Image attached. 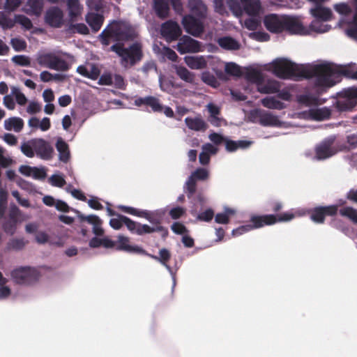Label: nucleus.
<instances>
[{"instance_id": "b1692460", "label": "nucleus", "mask_w": 357, "mask_h": 357, "mask_svg": "<svg viewBox=\"0 0 357 357\" xmlns=\"http://www.w3.org/2000/svg\"><path fill=\"white\" fill-rule=\"evenodd\" d=\"M185 123L187 127L194 131H204L207 129L208 125L205 121L199 116L191 117L188 116L185 119Z\"/></svg>"}, {"instance_id": "a19ab883", "label": "nucleus", "mask_w": 357, "mask_h": 357, "mask_svg": "<svg viewBox=\"0 0 357 357\" xmlns=\"http://www.w3.org/2000/svg\"><path fill=\"white\" fill-rule=\"evenodd\" d=\"M27 4L29 7L30 12L38 17L41 15L43 8V2L42 0H28Z\"/></svg>"}, {"instance_id": "e433bc0d", "label": "nucleus", "mask_w": 357, "mask_h": 357, "mask_svg": "<svg viewBox=\"0 0 357 357\" xmlns=\"http://www.w3.org/2000/svg\"><path fill=\"white\" fill-rule=\"evenodd\" d=\"M27 243L24 238H12L7 243L6 250L7 251H20L22 250Z\"/></svg>"}, {"instance_id": "423d86ee", "label": "nucleus", "mask_w": 357, "mask_h": 357, "mask_svg": "<svg viewBox=\"0 0 357 357\" xmlns=\"http://www.w3.org/2000/svg\"><path fill=\"white\" fill-rule=\"evenodd\" d=\"M208 177V171L206 169L202 167L197 168L190 174L183 186V192L186 195L189 199L192 197L197 191V181H204L207 180Z\"/></svg>"}, {"instance_id": "7c9ffc66", "label": "nucleus", "mask_w": 357, "mask_h": 357, "mask_svg": "<svg viewBox=\"0 0 357 357\" xmlns=\"http://www.w3.org/2000/svg\"><path fill=\"white\" fill-rule=\"evenodd\" d=\"M3 126L6 130L20 132L23 129L24 121L20 117H10L4 121Z\"/></svg>"}, {"instance_id": "473e14b6", "label": "nucleus", "mask_w": 357, "mask_h": 357, "mask_svg": "<svg viewBox=\"0 0 357 357\" xmlns=\"http://www.w3.org/2000/svg\"><path fill=\"white\" fill-rule=\"evenodd\" d=\"M261 104L264 107L271 109L281 110L286 107L285 103L273 96H266L264 98L261 99Z\"/></svg>"}, {"instance_id": "3c124183", "label": "nucleus", "mask_w": 357, "mask_h": 357, "mask_svg": "<svg viewBox=\"0 0 357 357\" xmlns=\"http://www.w3.org/2000/svg\"><path fill=\"white\" fill-rule=\"evenodd\" d=\"M31 177L35 180H44L47 177V168L44 166H33Z\"/></svg>"}, {"instance_id": "72a5a7b5", "label": "nucleus", "mask_w": 357, "mask_h": 357, "mask_svg": "<svg viewBox=\"0 0 357 357\" xmlns=\"http://www.w3.org/2000/svg\"><path fill=\"white\" fill-rule=\"evenodd\" d=\"M175 72L178 77L188 83H193L195 81V74L189 71L185 67L182 66H176Z\"/></svg>"}, {"instance_id": "dca6fc26", "label": "nucleus", "mask_w": 357, "mask_h": 357, "mask_svg": "<svg viewBox=\"0 0 357 357\" xmlns=\"http://www.w3.org/2000/svg\"><path fill=\"white\" fill-rule=\"evenodd\" d=\"M200 47V43L198 40L185 35L180 38L176 45V50L181 54H184L188 52H197Z\"/></svg>"}, {"instance_id": "680f3d73", "label": "nucleus", "mask_w": 357, "mask_h": 357, "mask_svg": "<svg viewBox=\"0 0 357 357\" xmlns=\"http://www.w3.org/2000/svg\"><path fill=\"white\" fill-rule=\"evenodd\" d=\"M116 216L117 218H113L110 219L109 225L114 229L119 230L121 228L123 225H125V221L123 220V217L126 216L121 214H117Z\"/></svg>"}, {"instance_id": "2f4dec72", "label": "nucleus", "mask_w": 357, "mask_h": 357, "mask_svg": "<svg viewBox=\"0 0 357 357\" xmlns=\"http://www.w3.org/2000/svg\"><path fill=\"white\" fill-rule=\"evenodd\" d=\"M310 114L312 119L317 121H324L328 119L331 115V111L326 107L311 108Z\"/></svg>"}, {"instance_id": "9d476101", "label": "nucleus", "mask_w": 357, "mask_h": 357, "mask_svg": "<svg viewBox=\"0 0 357 357\" xmlns=\"http://www.w3.org/2000/svg\"><path fill=\"white\" fill-rule=\"evenodd\" d=\"M203 18L192 16V15H186L182 18V25L185 31L195 37H199L204 31Z\"/></svg>"}, {"instance_id": "9b49d317", "label": "nucleus", "mask_w": 357, "mask_h": 357, "mask_svg": "<svg viewBox=\"0 0 357 357\" xmlns=\"http://www.w3.org/2000/svg\"><path fill=\"white\" fill-rule=\"evenodd\" d=\"M160 34L169 43L179 38L182 34V29L178 22L169 20L162 24Z\"/></svg>"}, {"instance_id": "5fc2aeb1", "label": "nucleus", "mask_w": 357, "mask_h": 357, "mask_svg": "<svg viewBox=\"0 0 357 357\" xmlns=\"http://www.w3.org/2000/svg\"><path fill=\"white\" fill-rule=\"evenodd\" d=\"M333 8L337 13L344 16H347L352 12L351 7L344 2L335 4Z\"/></svg>"}, {"instance_id": "412c9836", "label": "nucleus", "mask_w": 357, "mask_h": 357, "mask_svg": "<svg viewBox=\"0 0 357 357\" xmlns=\"http://www.w3.org/2000/svg\"><path fill=\"white\" fill-rule=\"evenodd\" d=\"M55 147L59 153V161L67 163L70 159V151L68 143L61 137L56 139Z\"/></svg>"}, {"instance_id": "bf43d9fd", "label": "nucleus", "mask_w": 357, "mask_h": 357, "mask_svg": "<svg viewBox=\"0 0 357 357\" xmlns=\"http://www.w3.org/2000/svg\"><path fill=\"white\" fill-rule=\"evenodd\" d=\"M214 216V211L212 208H209L203 212L197 214V219L200 221L209 222L212 220Z\"/></svg>"}, {"instance_id": "c85d7f7f", "label": "nucleus", "mask_w": 357, "mask_h": 357, "mask_svg": "<svg viewBox=\"0 0 357 357\" xmlns=\"http://www.w3.org/2000/svg\"><path fill=\"white\" fill-rule=\"evenodd\" d=\"M243 3V13L249 16L257 17L261 10V3L259 0H248Z\"/></svg>"}, {"instance_id": "7ed1b4c3", "label": "nucleus", "mask_w": 357, "mask_h": 357, "mask_svg": "<svg viewBox=\"0 0 357 357\" xmlns=\"http://www.w3.org/2000/svg\"><path fill=\"white\" fill-rule=\"evenodd\" d=\"M20 151L28 158L36 155L43 160H51L54 152L53 146L43 138H33L24 142L20 146Z\"/></svg>"}, {"instance_id": "49530a36", "label": "nucleus", "mask_w": 357, "mask_h": 357, "mask_svg": "<svg viewBox=\"0 0 357 357\" xmlns=\"http://www.w3.org/2000/svg\"><path fill=\"white\" fill-rule=\"evenodd\" d=\"M339 212L342 216L347 217L357 224V209L351 206H347L341 208Z\"/></svg>"}, {"instance_id": "f704fd0d", "label": "nucleus", "mask_w": 357, "mask_h": 357, "mask_svg": "<svg viewBox=\"0 0 357 357\" xmlns=\"http://www.w3.org/2000/svg\"><path fill=\"white\" fill-rule=\"evenodd\" d=\"M354 13L351 26L345 30L347 36L357 41V0H354Z\"/></svg>"}, {"instance_id": "09e8293b", "label": "nucleus", "mask_w": 357, "mask_h": 357, "mask_svg": "<svg viewBox=\"0 0 357 357\" xmlns=\"http://www.w3.org/2000/svg\"><path fill=\"white\" fill-rule=\"evenodd\" d=\"M73 213H75L77 215V217L79 220L80 222L86 221L91 225H93L96 222L98 218H100L98 215L94 214L85 215L77 209H73Z\"/></svg>"}, {"instance_id": "a878e982", "label": "nucleus", "mask_w": 357, "mask_h": 357, "mask_svg": "<svg viewBox=\"0 0 357 357\" xmlns=\"http://www.w3.org/2000/svg\"><path fill=\"white\" fill-rule=\"evenodd\" d=\"M153 9L156 15L164 19L168 17L169 13V0H153Z\"/></svg>"}, {"instance_id": "4be33fe9", "label": "nucleus", "mask_w": 357, "mask_h": 357, "mask_svg": "<svg viewBox=\"0 0 357 357\" xmlns=\"http://www.w3.org/2000/svg\"><path fill=\"white\" fill-rule=\"evenodd\" d=\"M66 6L68 13V20L70 22H74L78 20L82 14V6L79 0H67Z\"/></svg>"}, {"instance_id": "8fccbe9b", "label": "nucleus", "mask_w": 357, "mask_h": 357, "mask_svg": "<svg viewBox=\"0 0 357 357\" xmlns=\"http://www.w3.org/2000/svg\"><path fill=\"white\" fill-rule=\"evenodd\" d=\"M11 61L16 65L23 67H27L31 66L30 58L24 54L15 55L12 57Z\"/></svg>"}, {"instance_id": "393cba45", "label": "nucleus", "mask_w": 357, "mask_h": 357, "mask_svg": "<svg viewBox=\"0 0 357 357\" xmlns=\"http://www.w3.org/2000/svg\"><path fill=\"white\" fill-rule=\"evenodd\" d=\"M85 20L92 29V31L96 33L100 29L104 19L102 15L89 13L85 16Z\"/></svg>"}, {"instance_id": "5701e85b", "label": "nucleus", "mask_w": 357, "mask_h": 357, "mask_svg": "<svg viewBox=\"0 0 357 357\" xmlns=\"http://www.w3.org/2000/svg\"><path fill=\"white\" fill-rule=\"evenodd\" d=\"M252 144V142L250 140H232L228 137L225 142V149L229 153L234 152L238 149H246L249 148Z\"/></svg>"}, {"instance_id": "69168bd1", "label": "nucleus", "mask_w": 357, "mask_h": 357, "mask_svg": "<svg viewBox=\"0 0 357 357\" xmlns=\"http://www.w3.org/2000/svg\"><path fill=\"white\" fill-rule=\"evenodd\" d=\"M149 107L153 112H162L163 109V105L160 103V100L155 96L151 97Z\"/></svg>"}, {"instance_id": "20e7f679", "label": "nucleus", "mask_w": 357, "mask_h": 357, "mask_svg": "<svg viewBox=\"0 0 357 357\" xmlns=\"http://www.w3.org/2000/svg\"><path fill=\"white\" fill-rule=\"evenodd\" d=\"M337 95L333 106L338 112L351 110L357 104V86L344 89Z\"/></svg>"}, {"instance_id": "c9c22d12", "label": "nucleus", "mask_w": 357, "mask_h": 357, "mask_svg": "<svg viewBox=\"0 0 357 357\" xmlns=\"http://www.w3.org/2000/svg\"><path fill=\"white\" fill-rule=\"evenodd\" d=\"M326 21L313 20L309 25L311 31L317 33H324L329 31L331 29V25L325 24Z\"/></svg>"}, {"instance_id": "6e6d98bb", "label": "nucleus", "mask_w": 357, "mask_h": 357, "mask_svg": "<svg viewBox=\"0 0 357 357\" xmlns=\"http://www.w3.org/2000/svg\"><path fill=\"white\" fill-rule=\"evenodd\" d=\"M332 227L340 231L345 235H347L349 232V228L345 225V223L340 219H334L331 222Z\"/></svg>"}, {"instance_id": "f8f14e48", "label": "nucleus", "mask_w": 357, "mask_h": 357, "mask_svg": "<svg viewBox=\"0 0 357 357\" xmlns=\"http://www.w3.org/2000/svg\"><path fill=\"white\" fill-rule=\"evenodd\" d=\"M313 3V6L310 8V13L314 17V20H320L322 21H330L333 16V12L331 8L322 5L327 0H308Z\"/></svg>"}, {"instance_id": "ea45409f", "label": "nucleus", "mask_w": 357, "mask_h": 357, "mask_svg": "<svg viewBox=\"0 0 357 357\" xmlns=\"http://www.w3.org/2000/svg\"><path fill=\"white\" fill-rule=\"evenodd\" d=\"M227 5L231 12L236 17H241L243 14V3L238 0H227Z\"/></svg>"}, {"instance_id": "0eeeda50", "label": "nucleus", "mask_w": 357, "mask_h": 357, "mask_svg": "<svg viewBox=\"0 0 357 357\" xmlns=\"http://www.w3.org/2000/svg\"><path fill=\"white\" fill-rule=\"evenodd\" d=\"M248 119L250 122H258L263 126H279L280 125V121L278 116L268 111L259 108L250 110L248 114Z\"/></svg>"}, {"instance_id": "58836bf2", "label": "nucleus", "mask_w": 357, "mask_h": 357, "mask_svg": "<svg viewBox=\"0 0 357 357\" xmlns=\"http://www.w3.org/2000/svg\"><path fill=\"white\" fill-rule=\"evenodd\" d=\"M246 79L252 82L257 84V88L258 87L260 82L264 80V76L261 71L257 69H252L249 70L245 75Z\"/></svg>"}, {"instance_id": "a18cd8bd", "label": "nucleus", "mask_w": 357, "mask_h": 357, "mask_svg": "<svg viewBox=\"0 0 357 357\" xmlns=\"http://www.w3.org/2000/svg\"><path fill=\"white\" fill-rule=\"evenodd\" d=\"M15 24H20L24 29L30 30L33 27L31 20L24 15L17 14L14 16Z\"/></svg>"}, {"instance_id": "e2e57ef3", "label": "nucleus", "mask_w": 357, "mask_h": 357, "mask_svg": "<svg viewBox=\"0 0 357 357\" xmlns=\"http://www.w3.org/2000/svg\"><path fill=\"white\" fill-rule=\"evenodd\" d=\"M227 137V136L215 132H212L208 135V139L215 145H220L221 144H225Z\"/></svg>"}, {"instance_id": "6e6552de", "label": "nucleus", "mask_w": 357, "mask_h": 357, "mask_svg": "<svg viewBox=\"0 0 357 357\" xmlns=\"http://www.w3.org/2000/svg\"><path fill=\"white\" fill-rule=\"evenodd\" d=\"M336 137L330 135L324 138L318 144L314 149L316 160H324L328 159L337 153L336 149L333 146Z\"/></svg>"}, {"instance_id": "774afa93", "label": "nucleus", "mask_w": 357, "mask_h": 357, "mask_svg": "<svg viewBox=\"0 0 357 357\" xmlns=\"http://www.w3.org/2000/svg\"><path fill=\"white\" fill-rule=\"evenodd\" d=\"M245 26L250 31L255 30L259 25V21L257 17L249 16L248 19L245 20Z\"/></svg>"}, {"instance_id": "ddd939ff", "label": "nucleus", "mask_w": 357, "mask_h": 357, "mask_svg": "<svg viewBox=\"0 0 357 357\" xmlns=\"http://www.w3.org/2000/svg\"><path fill=\"white\" fill-rule=\"evenodd\" d=\"M63 10L58 6H51L45 12V22L51 27L61 28L64 23Z\"/></svg>"}, {"instance_id": "f3484780", "label": "nucleus", "mask_w": 357, "mask_h": 357, "mask_svg": "<svg viewBox=\"0 0 357 357\" xmlns=\"http://www.w3.org/2000/svg\"><path fill=\"white\" fill-rule=\"evenodd\" d=\"M252 224L250 225L252 229H259L265 225H271L277 222V216L275 214H268L263 215H252L250 218Z\"/></svg>"}, {"instance_id": "f257e3e1", "label": "nucleus", "mask_w": 357, "mask_h": 357, "mask_svg": "<svg viewBox=\"0 0 357 357\" xmlns=\"http://www.w3.org/2000/svg\"><path fill=\"white\" fill-rule=\"evenodd\" d=\"M355 65L353 63H349L344 66L339 73L333 68L331 63L326 61L314 64L310 69H305L303 66L286 58H276L266 64V68L282 79L294 81L310 79L315 92L317 95H320L339 82L341 75L357 79V68H354Z\"/></svg>"}, {"instance_id": "37998d69", "label": "nucleus", "mask_w": 357, "mask_h": 357, "mask_svg": "<svg viewBox=\"0 0 357 357\" xmlns=\"http://www.w3.org/2000/svg\"><path fill=\"white\" fill-rule=\"evenodd\" d=\"M298 101L306 105H317L319 103V97L310 93H306L299 96Z\"/></svg>"}, {"instance_id": "39448f33", "label": "nucleus", "mask_w": 357, "mask_h": 357, "mask_svg": "<svg viewBox=\"0 0 357 357\" xmlns=\"http://www.w3.org/2000/svg\"><path fill=\"white\" fill-rule=\"evenodd\" d=\"M10 279L17 284L29 286L38 281V271L29 266H18L13 268L10 273Z\"/></svg>"}, {"instance_id": "a211bd4d", "label": "nucleus", "mask_w": 357, "mask_h": 357, "mask_svg": "<svg viewBox=\"0 0 357 357\" xmlns=\"http://www.w3.org/2000/svg\"><path fill=\"white\" fill-rule=\"evenodd\" d=\"M129 238L123 235H119L118 243L116 249L129 253H138L142 255H148L146 251L138 245H132L128 244Z\"/></svg>"}, {"instance_id": "cd10ccee", "label": "nucleus", "mask_w": 357, "mask_h": 357, "mask_svg": "<svg viewBox=\"0 0 357 357\" xmlns=\"http://www.w3.org/2000/svg\"><path fill=\"white\" fill-rule=\"evenodd\" d=\"M184 61L191 69H202L207 65L204 56H185Z\"/></svg>"}, {"instance_id": "052dcab7", "label": "nucleus", "mask_w": 357, "mask_h": 357, "mask_svg": "<svg viewBox=\"0 0 357 357\" xmlns=\"http://www.w3.org/2000/svg\"><path fill=\"white\" fill-rule=\"evenodd\" d=\"M15 25L14 20L8 17L4 13L0 12V26L3 29H12Z\"/></svg>"}, {"instance_id": "603ef678", "label": "nucleus", "mask_w": 357, "mask_h": 357, "mask_svg": "<svg viewBox=\"0 0 357 357\" xmlns=\"http://www.w3.org/2000/svg\"><path fill=\"white\" fill-rule=\"evenodd\" d=\"M202 80L203 82L212 87H217L218 85V82L215 77L208 71L202 73Z\"/></svg>"}, {"instance_id": "13d9d810", "label": "nucleus", "mask_w": 357, "mask_h": 357, "mask_svg": "<svg viewBox=\"0 0 357 357\" xmlns=\"http://www.w3.org/2000/svg\"><path fill=\"white\" fill-rule=\"evenodd\" d=\"M123 220L125 221V225L128 228V229L132 234H137V230L140 227V223L135 222L130 219L128 217H123Z\"/></svg>"}, {"instance_id": "4468645a", "label": "nucleus", "mask_w": 357, "mask_h": 357, "mask_svg": "<svg viewBox=\"0 0 357 357\" xmlns=\"http://www.w3.org/2000/svg\"><path fill=\"white\" fill-rule=\"evenodd\" d=\"M337 212V205L319 206L312 209L310 219L315 223L324 222L326 215H334Z\"/></svg>"}, {"instance_id": "c756f323", "label": "nucleus", "mask_w": 357, "mask_h": 357, "mask_svg": "<svg viewBox=\"0 0 357 357\" xmlns=\"http://www.w3.org/2000/svg\"><path fill=\"white\" fill-rule=\"evenodd\" d=\"M280 88L278 82L272 79H265L260 82L257 87V91L261 93H275Z\"/></svg>"}, {"instance_id": "aec40b11", "label": "nucleus", "mask_w": 357, "mask_h": 357, "mask_svg": "<svg viewBox=\"0 0 357 357\" xmlns=\"http://www.w3.org/2000/svg\"><path fill=\"white\" fill-rule=\"evenodd\" d=\"M284 30L291 34L305 35L307 33L303 25L296 19L285 15Z\"/></svg>"}, {"instance_id": "79ce46f5", "label": "nucleus", "mask_w": 357, "mask_h": 357, "mask_svg": "<svg viewBox=\"0 0 357 357\" xmlns=\"http://www.w3.org/2000/svg\"><path fill=\"white\" fill-rule=\"evenodd\" d=\"M8 280L3 277L2 273L0 271V300L7 298L11 294V289L6 284Z\"/></svg>"}, {"instance_id": "bb28decb", "label": "nucleus", "mask_w": 357, "mask_h": 357, "mask_svg": "<svg viewBox=\"0 0 357 357\" xmlns=\"http://www.w3.org/2000/svg\"><path fill=\"white\" fill-rule=\"evenodd\" d=\"M218 45L226 50H238L241 47L240 43L231 36H222L218 39Z\"/></svg>"}, {"instance_id": "338daca9", "label": "nucleus", "mask_w": 357, "mask_h": 357, "mask_svg": "<svg viewBox=\"0 0 357 357\" xmlns=\"http://www.w3.org/2000/svg\"><path fill=\"white\" fill-rule=\"evenodd\" d=\"M10 43L13 48L16 52H20L26 48V42L20 38H14L10 40Z\"/></svg>"}, {"instance_id": "4d7b16f0", "label": "nucleus", "mask_w": 357, "mask_h": 357, "mask_svg": "<svg viewBox=\"0 0 357 357\" xmlns=\"http://www.w3.org/2000/svg\"><path fill=\"white\" fill-rule=\"evenodd\" d=\"M49 183L52 186L62 188L66 184V180L61 174H53L49 178Z\"/></svg>"}, {"instance_id": "0e129e2a", "label": "nucleus", "mask_w": 357, "mask_h": 357, "mask_svg": "<svg viewBox=\"0 0 357 357\" xmlns=\"http://www.w3.org/2000/svg\"><path fill=\"white\" fill-rule=\"evenodd\" d=\"M172 231L176 234L184 235L188 232L187 227L182 223L175 222L171 226Z\"/></svg>"}, {"instance_id": "2eb2a0df", "label": "nucleus", "mask_w": 357, "mask_h": 357, "mask_svg": "<svg viewBox=\"0 0 357 357\" xmlns=\"http://www.w3.org/2000/svg\"><path fill=\"white\" fill-rule=\"evenodd\" d=\"M285 15H279L272 13L264 18V24L266 29L271 33H280L284 31Z\"/></svg>"}, {"instance_id": "1a4fd4ad", "label": "nucleus", "mask_w": 357, "mask_h": 357, "mask_svg": "<svg viewBox=\"0 0 357 357\" xmlns=\"http://www.w3.org/2000/svg\"><path fill=\"white\" fill-rule=\"evenodd\" d=\"M22 221L19 208L15 204L10 205L8 216L5 218L3 222L2 228L6 234L13 236L15 234L17 227Z\"/></svg>"}, {"instance_id": "6ab92c4d", "label": "nucleus", "mask_w": 357, "mask_h": 357, "mask_svg": "<svg viewBox=\"0 0 357 357\" xmlns=\"http://www.w3.org/2000/svg\"><path fill=\"white\" fill-rule=\"evenodd\" d=\"M188 8L192 16L205 19L207 16V7L202 0H188Z\"/></svg>"}, {"instance_id": "4c0bfd02", "label": "nucleus", "mask_w": 357, "mask_h": 357, "mask_svg": "<svg viewBox=\"0 0 357 357\" xmlns=\"http://www.w3.org/2000/svg\"><path fill=\"white\" fill-rule=\"evenodd\" d=\"M50 69L54 70L67 71L69 69L68 63L63 59L54 55L50 63Z\"/></svg>"}, {"instance_id": "de8ad7c7", "label": "nucleus", "mask_w": 357, "mask_h": 357, "mask_svg": "<svg viewBox=\"0 0 357 357\" xmlns=\"http://www.w3.org/2000/svg\"><path fill=\"white\" fill-rule=\"evenodd\" d=\"M225 72L231 76L238 77L241 75V67L234 62H228L225 64Z\"/></svg>"}, {"instance_id": "864d4df0", "label": "nucleus", "mask_w": 357, "mask_h": 357, "mask_svg": "<svg viewBox=\"0 0 357 357\" xmlns=\"http://www.w3.org/2000/svg\"><path fill=\"white\" fill-rule=\"evenodd\" d=\"M69 29L73 30V32H77L83 35H87L89 33V29L88 26L84 23L73 24V22H70V24L69 25Z\"/></svg>"}, {"instance_id": "f03ea898", "label": "nucleus", "mask_w": 357, "mask_h": 357, "mask_svg": "<svg viewBox=\"0 0 357 357\" xmlns=\"http://www.w3.org/2000/svg\"><path fill=\"white\" fill-rule=\"evenodd\" d=\"M137 37V33L130 24L116 20L109 24L98 36L103 46L114 43L109 51L114 52L121 59V64L126 68L128 65L135 66L143 57L139 43L135 42L128 47L125 46L127 42L133 41Z\"/></svg>"}, {"instance_id": "c03bdc74", "label": "nucleus", "mask_w": 357, "mask_h": 357, "mask_svg": "<svg viewBox=\"0 0 357 357\" xmlns=\"http://www.w3.org/2000/svg\"><path fill=\"white\" fill-rule=\"evenodd\" d=\"M146 255L158 261L160 264H165V262H167L171 258L170 252L167 248L160 249L159 250V256L149 253Z\"/></svg>"}]
</instances>
